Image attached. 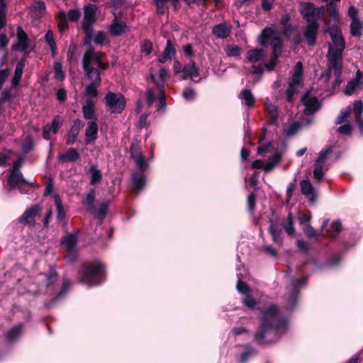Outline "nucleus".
<instances>
[{
  "mask_svg": "<svg viewBox=\"0 0 363 363\" xmlns=\"http://www.w3.org/2000/svg\"><path fill=\"white\" fill-rule=\"evenodd\" d=\"M301 194L308 198L309 201L314 203L317 199V196L314 191L311 182L308 179H303L300 182Z\"/></svg>",
  "mask_w": 363,
  "mask_h": 363,
  "instance_id": "6ab92c4d",
  "label": "nucleus"
},
{
  "mask_svg": "<svg viewBox=\"0 0 363 363\" xmlns=\"http://www.w3.org/2000/svg\"><path fill=\"white\" fill-rule=\"evenodd\" d=\"M108 204L107 202H104L99 205V209L95 212V217L102 221L106 216L108 212Z\"/></svg>",
  "mask_w": 363,
  "mask_h": 363,
  "instance_id": "de8ad7c7",
  "label": "nucleus"
},
{
  "mask_svg": "<svg viewBox=\"0 0 363 363\" xmlns=\"http://www.w3.org/2000/svg\"><path fill=\"white\" fill-rule=\"evenodd\" d=\"M261 312L260 325L255 333L253 341L259 345L274 344L276 341L266 339L267 335L272 330L279 331L285 328L286 322L279 316L278 308L274 304L269 308H262Z\"/></svg>",
  "mask_w": 363,
  "mask_h": 363,
  "instance_id": "f257e3e1",
  "label": "nucleus"
},
{
  "mask_svg": "<svg viewBox=\"0 0 363 363\" xmlns=\"http://www.w3.org/2000/svg\"><path fill=\"white\" fill-rule=\"evenodd\" d=\"M184 3L189 6H191L190 0H183ZM157 11L160 14H164L166 11V3L169 1L171 5L175 11H178L180 9L179 0H152Z\"/></svg>",
  "mask_w": 363,
  "mask_h": 363,
  "instance_id": "dca6fc26",
  "label": "nucleus"
},
{
  "mask_svg": "<svg viewBox=\"0 0 363 363\" xmlns=\"http://www.w3.org/2000/svg\"><path fill=\"white\" fill-rule=\"evenodd\" d=\"M243 348L244 351L240 354L238 361V363H247V362L252 357L258 354V351L250 344H243L239 345Z\"/></svg>",
  "mask_w": 363,
  "mask_h": 363,
  "instance_id": "a211bd4d",
  "label": "nucleus"
},
{
  "mask_svg": "<svg viewBox=\"0 0 363 363\" xmlns=\"http://www.w3.org/2000/svg\"><path fill=\"white\" fill-rule=\"evenodd\" d=\"M176 53L175 44L172 40L168 39L163 52L158 56L157 61L161 64H164L167 61L172 60L176 55Z\"/></svg>",
  "mask_w": 363,
  "mask_h": 363,
  "instance_id": "2eb2a0df",
  "label": "nucleus"
},
{
  "mask_svg": "<svg viewBox=\"0 0 363 363\" xmlns=\"http://www.w3.org/2000/svg\"><path fill=\"white\" fill-rule=\"evenodd\" d=\"M152 43L151 40L145 39L140 45V52L146 55H149L152 52Z\"/></svg>",
  "mask_w": 363,
  "mask_h": 363,
  "instance_id": "4d7b16f0",
  "label": "nucleus"
},
{
  "mask_svg": "<svg viewBox=\"0 0 363 363\" xmlns=\"http://www.w3.org/2000/svg\"><path fill=\"white\" fill-rule=\"evenodd\" d=\"M99 128L95 121H91L87 123V127L85 130V144L89 145L94 143L98 138Z\"/></svg>",
  "mask_w": 363,
  "mask_h": 363,
  "instance_id": "f3484780",
  "label": "nucleus"
},
{
  "mask_svg": "<svg viewBox=\"0 0 363 363\" xmlns=\"http://www.w3.org/2000/svg\"><path fill=\"white\" fill-rule=\"evenodd\" d=\"M45 4L44 1L39 0L31 6L32 12L36 18H41L45 12Z\"/></svg>",
  "mask_w": 363,
  "mask_h": 363,
  "instance_id": "4c0bfd02",
  "label": "nucleus"
},
{
  "mask_svg": "<svg viewBox=\"0 0 363 363\" xmlns=\"http://www.w3.org/2000/svg\"><path fill=\"white\" fill-rule=\"evenodd\" d=\"M105 103L112 113H121L125 107V99L123 94L108 91L105 96Z\"/></svg>",
  "mask_w": 363,
  "mask_h": 363,
  "instance_id": "39448f33",
  "label": "nucleus"
},
{
  "mask_svg": "<svg viewBox=\"0 0 363 363\" xmlns=\"http://www.w3.org/2000/svg\"><path fill=\"white\" fill-rule=\"evenodd\" d=\"M283 228L289 236L294 235L295 228L294 225V217L291 212L288 213L286 220L283 224Z\"/></svg>",
  "mask_w": 363,
  "mask_h": 363,
  "instance_id": "c03bdc74",
  "label": "nucleus"
},
{
  "mask_svg": "<svg viewBox=\"0 0 363 363\" xmlns=\"http://www.w3.org/2000/svg\"><path fill=\"white\" fill-rule=\"evenodd\" d=\"M80 158V154L79 151L75 148H69L65 153L60 154L58 155V161L60 162H74Z\"/></svg>",
  "mask_w": 363,
  "mask_h": 363,
  "instance_id": "5701e85b",
  "label": "nucleus"
},
{
  "mask_svg": "<svg viewBox=\"0 0 363 363\" xmlns=\"http://www.w3.org/2000/svg\"><path fill=\"white\" fill-rule=\"evenodd\" d=\"M23 162L24 158L22 156H19L18 159L13 162L12 169L8 174L7 182H10L12 184L15 179L23 182V175L21 172V168Z\"/></svg>",
  "mask_w": 363,
  "mask_h": 363,
  "instance_id": "ddd939ff",
  "label": "nucleus"
},
{
  "mask_svg": "<svg viewBox=\"0 0 363 363\" xmlns=\"http://www.w3.org/2000/svg\"><path fill=\"white\" fill-rule=\"evenodd\" d=\"M97 6L95 4H88L84 8V18L82 28H93L96 22Z\"/></svg>",
  "mask_w": 363,
  "mask_h": 363,
  "instance_id": "1a4fd4ad",
  "label": "nucleus"
},
{
  "mask_svg": "<svg viewBox=\"0 0 363 363\" xmlns=\"http://www.w3.org/2000/svg\"><path fill=\"white\" fill-rule=\"evenodd\" d=\"M127 27L125 22L118 21L116 17L110 26L109 30L112 36H120L125 33Z\"/></svg>",
  "mask_w": 363,
  "mask_h": 363,
  "instance_id": "c85d7f7f",
  "label": "nucleus"
},
{
  "mask_svg": "<svg viewBox=\"0 0 363 363\" xmlns=\"http://www.w3.org/2000/svg\"><path fill=\"white\" fill-rule=\"evenodd\" d=\"M315 5L311 2L303 3L301 5V13L303 16V18L308 23V20L311 22L314 19H317L315 18Z\"/></svg>",
  "mask_w": 363,
  "mask_h": 363,
  "instance_id": "393cba45",
  "label": "nucleus"
},
{
  "mask_svg": "<svg viewBox=\"0 0 363 363\" xmlns=\"http://www.w3.org/2000/svg\"><path fill=\"white\" fill-rule=\"evenodd\" d=\"M55 203L56 206L57 220L59 222H62L65 218V211L62 205V199L58 195L55 196Z\"/></svg>",
  "mask_w": 363,
  "mask_h": 363,
  "instance_id": "58836bf2",
  "label": "nucleus"
},
{
  "mask_svg": "<svg viewBox=\"0 0 363 363\" xmlns=\"http://www.w3.org/2000/svg\"><path fill=\"white\" fill-rule=\"evenodd\" d=\"M241 51V48L238 45H231L226 50V54L229 57H238L240 55Z\"/></svg>",
  "mask_w": 363,
  "mask_h": 363,
  "instance_id": "338daca9",
  "label": "nucleus"
},
{
  "mask_svg": "<svg viewBox=\"0 0 363 363\" xmlns=\"http://www.w3.org/2000/svg\"><path fill=\"white\" fill-rule=\"evenodd\" d=\"M106 278V267L99 261L83 262L77 271L78 282L89 286H99Z\"/></svg>",
  "mask_w": 363,
  "mask_h": 363,
  "instance_id": "f03ea898",
  "label": "nucleus"
},
{
  "mask_svg": "<svg viewBox=\"0 0 363 363\" xmlns=\"http://www.w3.org/2000/svg\"><path fill=\"white\" fill-rule=\"evenodd\" d=\"M300 295V290L298 287L294 284L291 291L289 294L286 303L287 310H293L297 305L298 297Z\"/></svg>",
  "mask_w": 363,
  "mask_h": 363,
  "instance_id": "bb28decb",
  "label": "nucleus"
},
{
  "mask_svg": "<svg viewBox=\"0 0 363 363\" xmlns=\"http://www.w3.org/2000/svg\"><path fill=\"white\" fill-rule=\"evenodd\" d=\"M82 69L85 73V76L91 84H101V77L100 71L94 67L92 65H88V62L82 63Z\"/></svg>",
  "mask_w": 363,
  "mask_h": 363,
  "instance_id": "4468645a",
  "label": "nucleus"
},
{
  "mask_svg": "<svg viewBox=\"0 0 363 363\" xmlns=\"http://www.w3.org/2000/svg\"><path fill=\"white\" fill-rule=\"evenodd\" d=\"M46 286H53L59 279L58 273L54 266H49L48 271L45 274Z\"/></svg>",
  "mask_w": 363,
  "mask_h": 363,
  "instance_id": "473e14b6",
  "label": "nucleus"
},
{
  "mask_svg": "<svg viewBox=\"0 0 363 363\" xmlns=\"http://www.w3.org/2000/svg\"><path fill=\"white\" fill-rule=\"evenodd\" d=\"M133 160L135 161L137 167L139 169L140 171L144 172L148 167V164L146 162L145 157L143 155H139L138 157Z\"/></svg>",
  "mask_w": 363,
  "mask_h": 363,
  "instance_id": "bf43d9fd",
  "label": "nucleus"
},
{
  "mask_svg": "<svg viewBox=\"0 0 363 363\" xmlns=\"http://www.w3.org/2000/svg\"><path fill=\"white\" fill-rule=\"evenodd\" d=\"M132 181L134 183V192L138 194L145 185V178L143 175H139L137 172L132 174Z\"/></svg>",
  "mask_w": 363,
  "mask_h": 363,
  "instance_id": "e433bc0d",
  "label": "nucleus"
},
{
  "mask_svg": "<svg viewBox=\"0 0 363 363\" xmlns=\"http://www.w3.org/2000/svg\"><path fill=\"white\" fill-rule=\"evenodd\" d=\"M268 231L272 236L273 242L279 245H281L282 239L281 235L282 233V230L279 228V225L274 223L272 220H270V225L269 226Z\"/></svg>",
  "mask_w": 363,
  "mask_h": 363,
  "instance_id": "a878e982",
  "label": "nucleus"
},
{
  "mask_svg": "<svg viewBox=\"0 0 363 363\" xmlns=\"http://www.w3.org/2000/svg\"><path fill=\"white\" fill-rule=\"evenodd\" d=\"M343 66V61H340V67H333L330 64V62L328 61V64L327 65V68L322 72L320 75V79L325 80V82H328L331 77L332 69L334 70V75L335 78L339 79L342 74Z\"/></svg>",
  "mask_w": 363,
  "mask_h": 363,
  "instance_id": "412c9836",
  "label": "nucleus"
},
{
  "mask_svg": "<svg viewBox=\"0 0 363 363\" xmlns=\"http://www.w3.org/2000/svg\"><path fill=\"white\" fill-rule=\"evenodd\" d=\"M23 324L19 323L10 330L4 335L6 341L9 343H11L17 340V339L21 336L23 332Z\"/></svg>",
  "mask_w": 363,
  "mask_h": 363,
  "instance_id": "b1692460",
  "label": "nucleus"
},
{
  "mask_svg": "<svg viewBox=\"0 0 363 363\" xmlns=\"http://www.w3.org/2000/svg\"><path fill=\"white\" fill-rule=\"evenodd\" d=\"M242 301L245 306L251 309L254 308L257 305V301L250 292L244 295Z\"/></svg>",
  "mask_w": 363,
  "mask_h": 363,
  "instance_id": "5fc2aeb1",
  "label": "nucleus"
},
{
  "mask_svg": "<svg viewBox=\"0 0 363 363\" xmlns=\"http://www.w3.org/2000/svg\"><path fill=\"white\" fill-rule=\"evenodd\" d=\"M82 30L84 33V44L86 45H91V43L92 40V36H93V28H82Z\"/></svg>",
  "mask_w": 363,
  "mask_h": 363,
  "instance_id": "052dcab7",
  "label": "nucleus"
},
{
  "mask_svg": "<svg viewBox=\"0 0 363 363\" xmlns=\"http://www.w3.org/2000/svg\"><path fill=\"white\" fill-rule=\"evenodd\" d=\"M352 108L350 106H347L342 109L335 121V124H341L344 123L349 116L351 114Z\"/></svg>",
  "mask_w": 363,
  "mask_h": 363,
  "instance_id": "6e6d98bb",
  "label": "nucleus"
},
{
  "mask_svg": "<svg viewBox=\"0 0 363 363\" xmlns=\"http://www.w3.org/2000/svg\"><path fill=\"white\" fill-rule=\"evenodd\" d=\"M360 84L352 79L350 80L344 90V93L346 96H352L357 89L359 86Z\"/></svg>",
  "mask_w": 363,
  "mask_h": 363,
  "instance_id": "603ef678",
  "label": "nucleus"
},
{
  "mask_svg": "<svg viewBox=\"0 0 363 363\" xmlns=\"http://www.w3.org/2000/svg\"><path fill=\"white\" fill-rule=\"evenodd\" d=\"M84 125V123L80 119L74 121L69 133L65 136V142L67 145H72L77 142L79 132Z\"/></svg>",
  "mask_w": 363,
  "mask_h": 363,
  "instance_id": "9d476101",
  "label": "nucleus"
},
{
  "mask_svg": "<svg viewBox=\"0 0 363 363\" xmlns=\"http://www.w3.org/2000/svg\"><path fill=\"white\" fill-rule=\"evenodd\" d=\"M79 231L74 233H69L63 237L61 240V245H63L67 252V257L72 262H75L77 257V243Z\"/></svg>",
  "mask_w": 363,
  "mask_h": 363,
  "instance_id": "423d86ee",
  "label": "nucleus"
},
{
  "mask_svg": "<svg viewBox=\"0 0 363 363\" xmlns=\"http://www.w3.org/2000/svg\"><path fill=\"white\" fill-rule=\"evenodd\" d=\"M45 40L49 45L52 51V55L54 56L56 53V43L54 39L53 33L51 30H49L46 32L45 35Z\"/></svg>",
  "mask_w": 363,
  "mask_h": 363,
  "instance_id": "09e8293b",
  "label": "nucleus"
},
{
  "mask_svg": "<svg viewBox=\"0 0 363 363\" xmlns=\"http://www.w3.org/2000/svg\"><path fill=\"white\" fill-rule=\"evenodd\" d=\"M41 208L39 205H34L27 208L19 218V223L25 225H33L35 218L40 213Z\"/></svg>",
  "mask_w": 363,
  "mask_h": 363,
  "instance_id": "f8f14e48",
  "label": "nucleus"
},
{
  "mask_svg": "<svg viewBox=\"0 0 363 363\" xmlns=\"http://www.w3.org/2000/svg\"><path fill=\"white\" fill-rule=\"evenodd\" d=\"M301 101L305 106V108L303 110L305 116H312L321 108V103L318 101L316 96H311L309 91H307L302 96Z\"/></svg>",
  "mask_w": 363,
  "mask_h": 363,
  "instance_id": "0eeeda50",
  "label": "nucleus"
},
{
  "mask_svg": "<svg viewBox=\"0 0 363 363\" xmlns=\"http://www.w3.org/2000/svg\"><path fill=\"white\" fill-rule=\"evenodd\" d=\"M353 111L354 113L355 119H360L363 112V104L361 100H357L354 102Z\"/></svg>",
  "mask_w": 363,
  "mask_h": 363,
  "instance_id": "13d9d810",
  "label": "nucleus"
},
{
  "mask_svg": "<svg viewBox=\"0 0 363 363\" xmlns=\"http://www.w3.org/2000/svg\"><path fill=\"white\" fill-rule=\"evenodd\" d=\"M91 174L90 184L95 185L101 182L102 179V174L95 165H91L89 170Z\"/></svg>",
  "mask_w": 363,
  "mask_h": 363,
  "instance_id": "79ce46f5",
  "label": "nucleus"
},
{
  "mask_svg": "<svg viewBox=\"0 0 363 363\" xmlns=\"http://www.w3.org/2000/svg\"><path fill=\"white\" fill-rule=\"evenodd\" d=\"M105 55L104 52H96L92 46H89L84 54L82 63L88 62V65H92L93 63L97 64L99 62L103 61Z\"/></svg>",
  "mask_w": 363,
  "mask_h": 363,
  "instance_id": "9b49d317",
  "label": "nucleus"
},
{
  "mask_svg": "<svg viewBox=\"0 0 363 363\" xmlns=\"http://www.w3.org/2000/svg\"><path fill=\"white\" fill-rule=\"evenodd\" d=\"M350 34L354 37H360L362 35L363 23L360 20L352 21L350 26Z\"/></svg>",
  "mask_w": 363,
  "mask_h": 363,
  "instance_id": "ea45409f",
  "label": "nucleus"
},
{
  "mask_svg": "<svg viewBox=\"0 0 363 363\" xmlns=\"http://www.w3.org/2000/svg\"><path fill=\"white\" fill-rule=\"evenodd\" d=\"M62 124L63 120L62 118V116L60 115L55 116L51 122V124L50 125L52 128V132L56 134L62 125Z\"/></svg>",
  "mask_w": 363,
  "mask_h": 363,
  "instance_id": "864d4df0",
  "label": "nucleus"
},
{
  "mask_svg": "<svg viewBox=\"0 0 363 363\" xmlns=\"http://www.w3.org/2000/svg\"><path fill=\"white\" fill-rule=\"evenodd\" d=\"M8 185L9 186V189L12 190L14 189H18L20 193L21 194H28L29 190L34 187V184L29 182L26 179L23 178V181L16 180V179H13V182L11 184L10 182H7Z\"/></svg>",
  "mask_w": 363,
  "mask_h": 363,
  "instance_id": "aec40b11",
  "label": "nucleus"
},
{
  "mask_svg": "<svg viewBox=\"0 0 363 363\" xmlns=\"http://www.w3.org/2000/svg\"><path fill=\"white\" fill-rule=\"evenodd\" d=\"M182 79H186L188 77L193 79L194 77H199L200 74L199 69L196 67V62L194 61H191L189 63L185 64L182 67Z\"/></svg>",
  "mask_w": 363,
  "mask_h": 363,
  "instance_id": "4be33fe9",
  "label": "nucleus"
},
{
  "mask_svg": "<svg viewBox=\"0 0 363 363\" xmlns=\"http://www.w3.org/2000/svg\"><path fill=\"white\" fill-rule=\"evenodd\" d=\"M342 230V223L340 220H337L332 223L330 229L326 230L328 236L333 238H336L337 235L339 234Z\"/></svg>",
  "mask_w": 363,
  "mask_h": 363,
  "instance_id": "49530a36",
  "label": "nucleus"
},
{
  "mask_svg": "<svg viewBox=\"0 0 363 363\" xmlns=\"http://www.w3.org/2000/svg\"><path fill=\"white\" fill-rule=\"evenodd\" d=\"M101 84H91L89 83L85 89V93L87 96L90 97H96L98 95V90L97 88Z\"/></svg>",
  "mask_w": 363,
  "mask_h": 363,
  "instance_id": "0e129e2a",
  "label": "nucleus"
},
{
  "mask_svg": "<svg viewBox=\"0 0 363 363\" xmlns=\"http://www.w3.org/2000/svg\"><path fill=\"white\" fill-rule=\"evenodd\" d=\"M182 96L187 101H192L196 99V93L191 87H186L184 89Z\"/></svg>",
  "mask_w": 363,
  "mask_h": 363,
  "instance_id": "680f3d73",
  "label": "nucleus"
},
{
  "mask_svg": "<svg viewBox=\"0 0 363 363\" xmlns=\"http://www.w3.org/2000/svg\"><path fill=\"white\" fill-rule=\"evenodd\" d=\"M57 26L60 32L62 33L68 29L69 25L67 21V15L65 11H61L57 16Z\"/></svg>",
  "mask_w": 363,
  "mask_h": 363,
  "instance_id": "37998d69",
  "label": "nucleus"
},
{
  "mask_svg": "<svg viewBox=\"0 0 363 363\" xmlns=\"http://www.w3.org/2000/svg\"><path fill=\"white\" fill-rule=\"evenodd\" d=\"M265 112L268 118L269 123H276L279 116L277 107L272 104H268L265 106Z\"/></svg>",
  "mask_w": 363,
  "mask_h": 363,
  "instance_id": "c9c22d12",
  "label": "nucleus"
},
{
  "mask_svg": "<svg viewBox=\"0 0 363 363\" xmlns=\"http://www.w3.org/2000/svg\"><path fill=\"white\" fill-rule=\"evenodd\" d=\"M239 98L245 101V104L249 107H253L255 104V98L250 89H243L239 94Z\"/></svg>",
  "mask_w": 363,
  "mask_h": 363,
  "instance_id": "f704fd0d",
  "label": "nucleus"
},
{
  "mask_svg": "<svg viewBox=\"0 0 363 363\" xmlns=\"http://www.w3.org/2000/svg\"><path fill=\"white\" fill-rule=\"evenodd\" d=\"M96 192L94 189H91L86 194L84 203L87 206L90 212L95 211V201Z\"/></svg>",
  "mask_w": 363,
  "mask_h": 363,
  "instance_id": "a19ab883",
  "label": "nucleus"
},
{
  "mask_svg": "<svg viewBox=\"0 0 363 363\" xmlns=\"http://www.w3.org/2000/svg\"><path fill=\"white\" fill-rule=\"evenodd\" d=\"M34 146V140L30 135H28L25 138L21 145V150L24 154H28V152L33 151Z\"/></svg>",
  "mask_w": 363,
  "mask_h": 363,
  "instance_id": "a18cd8bd",
  "label": "nucleus"
},
{
  "mask_svg": "<svg viewBox=\"0 0 363 363\" xmlns=\"http://www.w3.org/2000/svg\"><path fill=\"white\" fill-rule=\"evenodd\" d=\"M212 33L218 38L225 39L230 35V30L225 23H222L213 27Z\"/></svg>",
  "mask_w": 363,
  "mask_h": 363,
  "instance_id": "c756f323",
  "label": "nucleus"
},
{
  "mask_svg": "<svg viewBox=\"0 0 363 363\" xmlns=\"http://www.w3.org/2000/svg\"><path fill=\"white\" fill-rule=\"evenodd\" d=\"M319 28L320 26L317 19H314L311 22L308 20V23L303 30V36L308 46L312 47L315 45Z\"/></svg>",
  "mask_w": 363,
  "mask_h": 363,
  "instance_id": "6e6552de",
  "label": "nucleus"
},
{
  "mask_svg": "<svg viewBox=\"0 0 363 363\" xmlns=\"http://www.w3.org/2000/svg\"><path fill=\"white\" fill-rule=\"evenodd\" d=\"M24 67H25V60L21 59L16 64V67L15 72H14V75L12 78V86L13 87H16L17 86H18V84L21 82V77H22Z\"/></svg>",
  "mask_w": 363,
  "mask_h": 363,
  "instance_id": "2f4dec72",
  "label": "nucleus"
},
{
  "mask_svg": "<svg viewBox=\"0 0 363 363\" xmlns=\"http://www.w3.org/2000/svg\"><path fill=\"white\" fill-rule=\"evenodd\" d=\"M275 34L274 30L269 27L264 28L259 36L260 44L266 46L267 40L272 38L270 45L272 47L273 52L268 62L264 64V67L269 72H272L279 62V57L281 55L283 51V43L281 38L278 36H274Z\"/></svg>",
  "mask_w": 363,
  "mask_h": 363,
  "instance_id": "20e7f679",
  "label": "nucleus"
},
{
  "mask_svg": "<svg viewBox=\"0 0 363 363\" xmlns=\"http://www.w3.org/2000/svg\"><path fill=\"white\" fill-rule=\"evenodd\" d=\"M236 288L239 293L243 295L251 292V289L247 284L240 279L238 281Z\"/></svg>",
  "mask_w": 363,
  "mask_h": 363,
  "instance_id": "69168bd1",
  "label": "nucleus"
},
{
  "mask_svg": "<svg viewBox=\"0 0 363 363\" xmlns=\"http://www.w3.org/2000/svg\"><path fill=\"white\" fill-rule=\"evenodd\" d=\"M130 158L133 160L139 155H143L139 145V140L137 138L133 140L130 148Z\"/></svg>",
  "mask_w": 363,
  "mask_h": 363,
  "instance_id": "3c124183",
  "label": "nucleus"
},
{
  "mask_svg": "<svg viewBox=\"0 0 363 363\" xmlns=\"http://www.w3.org/2000/svg\"><path fill=\"white\" fill-rule=\"evenodd\" d=\"M264 57V51L261 48L250 49L247 52V58L250 62H257Z\"/></svg>",
  "mask_w": 363,
  "mask_h": 363,
  "instance_id": "72a5a7b5",
  "label": "nucleus"
},
{
  "mask_svg": "<svg viewBox=\"0 0 363 363\" xmlns=\"http://www.w3.org/2000/svg\"><path fill=\"white\" fill-rule=\"evenodd\" d=\"M17 46L21 50L25 51L28 48V37L21 26L17 28Z\"/></svg>",
  "mask_w": 363,
  "mask_h": 363,
  "instance_id": "7c9ffc66",
  "label": "nucleus"
},
{
  "mask_svg": "<svg viewBox=\"0 0 363 363\" xmlns=\"http://www.w3.org/2000/svg\"><path fill=\"white\" fill-rule=\"evenodd\" d=\"M327 13L332 18L333 21L336 22V23L339 22V20H340L339 13L336 8L335 4L333 1H330L328 4Z\"/></svg>",
  "mask_w": 363,
  "mask_h": 363,
  "instance_id": "8fccbe9b",
  "label": "nucleus"
},
{
  "mask_svg": "<svg viewBox=\"0 0 363 363\" xmlns=\"http://www.w3.org/2000/svg\"><path fill=\"white\" fill-rule=\"evenodd\" d=\"M12 99L11 89H4L1 93L0 102L3 104Z\"/></svg>",
  "mask_w": 363,
  "mask_h": 363,
  "instance_id": "774afa93",
  "label": "nucleus"
},
{
  "mask_svg": "<svg viewBox=\"0 0 363 363\" xmlns=\"http://www.w3.org/2000/svg\"><path fill=\"white\" fill-rule=\"evenodd\" d=\"M82 113L86 120H94L96 121L97 118L95 114V106L93 101L88 99L86 104L82 106Z\"/></svg>",
  "mask_w": 363,
  "mask_h": 363,
  "instance_id": "cd10ccee",
  "label": "nucleus"
},
{
  "mask_svg": "<svg viewBox=\"0 0 363 363\" xmlns=\"http://www.w3.org/2000/svg\"><path fill=\"white\" fill-rule=\"evenodd\" d=\"M55 78L58 81H63L65 75L62 70V65L60 62L55 63L54 65Z\"/></svg>",
  "mask_w": 363,
  "mask_h": 363,
  "instance_id": "e2e57ef3",
  "label": "nucleus"
},
{
  "mask_svg": "<svg viewBox=\"0 0 363 363\" xmlns=\"http://www.w3.org/2000/svg\"><path fill=\"white\" fill-rule=\"evenodd\" d=\"M325 33H329L333 42L328 45L326 58L333 67H340V61H343V52L345 49V41L341 30L337 26H328Z\"/></svg>",
  "mask_w": 363,
  "mask_h": 363,
  "instance_id": "7ed1b4c3",
  "label": "nucleus"
}]
</instances>
